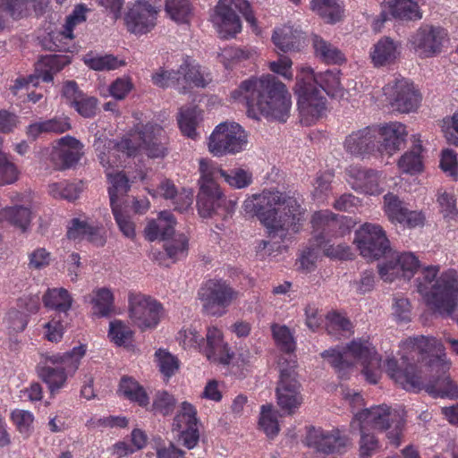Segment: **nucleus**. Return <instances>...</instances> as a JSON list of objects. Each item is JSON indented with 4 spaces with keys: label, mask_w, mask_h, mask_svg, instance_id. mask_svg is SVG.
Wrapping results in <instances>:
<instances>
[{
    "label": "nucleus",
    "mask_w": 458,
    "mask_h": 458,
    "mask_svg": "<svg viewBox=\"0 0 458 458\" xmlns=\"http://www.w3.org/2000/svg\"><path fill=\"white\" fill-rule=\"evenodd\" d=\"M83 60L90 69L95 71H112L125 65L123 60H119L112 55H92L89 54L84 56Z\"/></svg>",
    "instance_id": "nucleus-48"
},
{
    "label": "nucleus",
    "mask_w": 458,
    "mask_h": 458,
    "mask_svg": "<svg viewBox=\"0 0 458 458\" xmlns=\"http://www.w3.org/2000/svg\"><path fill=\"white\" fill-rule=\"evenodd\" d=\"M307 444L324 454L342 453L350 444L349 438L338 429L311 428L307 435Z\"/></svg>",
    "instance_id": "nucleus-21"
},
{
    "label": "nucleus",
    "mask_w": 458,
    "mask_h": 458,
    "mask_svg": "<svg viewBox=\"0 0 458 458\" xmlns=\"http://www.w3.org/2000/svg\"><path fill=\"white\" fill-rule=\"evenodd\" d=\"M204 311L211 316H222L236 298V293L223 281L210 280L199 292Z\"/></svg>",
    "instance_id": "nucleus-14"
},
{
    "label": "nucleus",
    "mask_w": 458,
    "mask_h": 458,
    "mask_svg": "<svg viewBox=\"0 0 458 458\" xmlns=\"http://www.w3.org/2000/svg\"><path fill=\"white\" fill-rule=\"evenodd\" d=\"M44 5L40 0H0V7L7 8L9 17L13 20L26 17L32 11L36 13H41Z\"/></svg>",
    "instance_id": "nucleus-35"
},
{
    "label": "nucleus",
    "mask_w": 458,
    "mask_h": 458,
    "mask_svg": "<svg viewBox=\"0 0 458 458\" xmlns=\"http://www.w3.org/2000/svg\"><path fill=\"white\" fill-rule=\"evenodd\" d=\"M420 148L403 154L398 161L399 169L407 174H414L421 170Z\"/></svg>",
    "instance_id": "nucleus-64"
},
{
    "label": "nucleus",
    "mask_w": 458,
    "mask_h": 458,
    "mask_svg": "<svg viewBox=\"0 0 458 458\" xmlns=\"http://www.w3.org/2000/svg\"><path fill=\"white\" fill-rule=\"evenodd\" d=\"M438 267H428L418 279L417 289L427 305L440 316H450L457 304L456 272L448 270L437 277Z\"/></svg>",
    "instance_id": "nucleus-4"
},
{
    "label": "nucleus",
    "mask_w": 458,
    "mask_h": 458,
    "mask_svg": "<svg viewBox=\"0 0 458 458\" xmlns=\"http://www.w3.org/2000/svg\"><path fill=\"white\" fill-rule=\"evenodd\" d=\"M312 225L315 231L318 232L315 242L316 247H310L303 250L300 258V265L303 270L310 271L318 257V250L329 257L344 259L348 254L346 247L338 244L336 247L330 243V240L326 241L331 232L338 225L336 216L328 210L319 211L313 215Z\"/></svg>",
    "instance_id": "nucleus-6"
},
{
    "label": "nucleus",
    "mask_w": 458,
    "mask_h": 458,
    "mask_svg": "<svg viewBox=\"0 0 458 458\" xmlns=\"http://www.w3.org/2000/svg\"><path fill=\"white\" fill-rule=\"evenodd\" d=\"M67 236L72 240L86 239L96 245L105 243L103 228L87 220L74 218L68 226Z\"/></svg>",
    "instance_id": "nucleus-27"
},
{
    "label": "nucleus",
    "mask_w": 458,
    "mask_h": 458,
    "mask_svg": "<svg viewBox=\"0 0 458 458\" xmlns=\"http://www.w3.org/2000/svg\"><path fill=\"white\" fill-rule=\"evenodd\" d=\"M152 82L160 88H168L175 85L181 80L179 69L174 71L165 67H159L151 75Z\"/></svg>",
    "instance_id": "nucleus-60"
},
{
    "label": "nucleus",
    "mask_w": 458,
    "mask_h": 458,
    "mask_svg": "<svg viewBox=\"0 0 458 458\" xmlns=\"http://www.w3.org/2000/svg\"><path fill=\"white\" fill-rule=\"evenodd\" d=\"M295 367L294 362L279 364L280 376L276 388V403L288 415L295 413L303 403Z\"/></svg>",
    "instance_id": "nucleus-10"
},
{
    "label": "nucleus",
    "mask_w": 458,
    "mask_h": 458,
    "mask_svg": "<svg viewBox=\"0 0 458 458\" xmlns=\"http://www.w3.org/2000/svg\"><path fill=\"white\" fill-rule=\"evenodd\" d=\"M90 302L94 314L99 317L108 316L114 310V295L108 288L93 291Z\"/></svg>",
    "instance_id": "nucleus-44"
},
{
    "label": "nucleus",
    "mask_w": 458,
    "mask_h": 458,
    "mask_svg": "<svg viewBox=\"0 0 458 458\" xmlns=\"http://www.w3.org/2000/svg\"><path fill=\"white\" fill-rule=\"evenodd\" d=\"M208 360L215 363L228 364L231 355L227 344L223 340L221 331L216 327H208L206 335V344L199 349Z\"/></svg>",
    "instance_id": "nucleus-25"
},
{
    "label": "nucleus",
    "mask_w": 458,
    "mask_h": 458,
    "mask_svg": "<svg viewBox=\"0 0 458 458\" xmlns=\"http://www.w3.org/2000/svg\"><path fill=\"white\" fill-rule=\"evenodd\" d=\"M356 425H364L369 429L372 428L379 431H386L390 443L395 445L400 444L403 419L398 411L391 410L385 404L354 412L351 422L352 429L354 430Z\"/></svg>",
    "instance_id": "nucleus-7"
},
{
    "label": "nucleus",
    "mask_w": 458,
    "mask_h": 458,
    "mask_svg": "<svg viewBox=\"0 0 458 458\" xmlns=\"http://www.w3.org/2000/svg\"><path fill=\"white\" fill-rule=\"evenodd\" d=\"M419 267L420 261L413 253L396 252L378 266V272L381 278L386 282H393L401 277L410 280Z\"/></svg>",
    "instance_id": "nucleus-17"
},
{
    "label": "nucleus",
    "mask_w": 458,
    "mask_h": 458,
    "mask_svg": "<svg viewBox=\"0 0 458 458\" xmlns=\"http://www.w3.org/2000/svg\"><path fill=\"white\" fill-rule=\"evenodd\" d=\"M387 374L404 389L408 391H418L421 389L422 382L420 377L411 371L399 369L397 362L394 359L386 361Z\"/></svg>",
    "instance_id": "nucleus-34"
},
{
    "label": "nucleus",
    "mask_w": 458,
    "mask_h": 458,
    "mask_svg": "<svg viewBox=\"0 0 458 458\" xmlns=\"http://www.w3.org/2000/svg\"><path fill=\"white\" fill-rule=\"evenodd\" d=\"M116 225L121 233L127 238L133 239L135 236V224L131 218L121 209V205L111 207Z\"/></svg>",
    "instance_id": "nucleus-62"
},
{
    "label": "nucleus",
    "mask_w": 458,
    "mask_h": 458,
    "mask_svg": "<svg viewBox=\"0 0 458 458\" xmlns=\"http://www.w3.org/2000/svg\"><path fill=\"white\" fill-rule=\"evenodd\" d=\"M360 255L368 259H377L389 249L386 231L380 225L365 223L355 232L353 241Z\"/></svg>",
    "instance_id": "nucleus-12"
},
{
    "label": "nucleus",
    "mask_w": 458,
    "mask_h": 458,
    "mask_svg": "<svg viewBox=\"0 0 458 458\" xmlns=\"http://www.w3.org/2000/svg\"><path fill=\"white\" fill-rule=\"evenodd\" d=\"M315 55L328 64H343L346 62L345 55L341 49L320 36L312 38Z\"/></svg>",
    "instance_id": "nucleus-31"
},
{
    "label": "nucleus",
    "mask_w": 458,
    "mask_h": 458,
    "mask_svg": "<svg viewBox=\"0 0 458 458\" xmlns=\"http://www.w3.org/2000/svg\"><path fill=\"white\" fill-rule=\"evenodd\" d=\"M199 119V112L196 107L182 108L178 116V124L182 132L189 138L195 139Z\"/></svg>",
    "instance_id": "nucleus-49"
},
{
    "label": "nucleus",
    "mask_w": 458,
    "mask_h": 458,
    "mask_svg": "<svg viewBox=\"0 0 458 458\" xmlns=\"http://www.w3.org/2000/svg\"><path fill=\"white\" fill-rule=\"evenodd\" d=\"M199 171L200 174L199 180V189L219 188L216 183V179L218 176L222 177V173H225V170L219 167L212 160L206 158L199 159Z\"/></svg>",
    "instance_id": "nucleus-41"
},
{
    "label": "nucleus",
    "mask_w": 458,
    "mask_h": 458,
    "mask_svg": "<svg viewBox=\"0 0 458 458\" xmlns=\"http://www.w3.org/2000/svg\"><path fill=\"white\" fill-rule=\"evenodd\" d=\"M38 373L53 394L65 386L68 377L64 369H61L58 366H53L50 362H47L46 359H43L38 365Z\"/></svg>",
    "instance_id": "nucleus-33"
},
{
    "label": "nucleus",
    "mask_w": 458,
    "mask_h": 458,
    "mask_svg": "<svg viewBox=\"0 0 458 458\" xmlns=\"http://www.w3.org/2000/svg\"><path fill=\"white\" fill-rule=\"evenodd\" d=\"M437 202L440 213L446 221L450 222L457 219L456 197L453 192L439 189L437 193Z\"/></svg>",
    "instance_id": "nucleus-47"
},
{
    "label": "nucleus",
    "mask_w": 458,
    "mask_h": 458,
    "mask_svg": "<svg viewBox=\"0 0 458 458\" xmlns=\"http://www.w3.org/2000/svg\"><path fill=\"white\" fill-rule=\"evenodd\" d=\"M354 429H359L360 434L359 440L360 458H370L379 451V440L374 433H371L364 425H356Z\"/></svg>",
    "instance_id": "nucleus-46"
},
{
    "label": "nucleus",
    "mask_w": 458,
    "mask_h": 458,
    "mask_svg": "<svg viewBox=\"0 0 458 458\" xmlns=\"http://www.w3.org/2000/svg\"><path fill=\"white\" fill-rule=\"evenodd\" d=\"M88 12L89 9L84 4H78L74 7L72 13L67 16L63 30L59 33L62 39H73L74 28L86 21Z\"/></svg>",
    "instance_id": "nucleus-52"
},
{
    "label": "nucleus",
    "mask_w": 458,
    "mask_h": 458,
    "mask_svg": "<svg viewBox=\"0 0 458 458\" xmlns=\"http://www.w3.org/2000/svg\"><path fill=\"white\" fill-rule=\"evenodd\" d=\"M156 362L160 372L165 377H172L179 369V360L165 350L159 349L155 353Z\"/></svg>",
    "instance_id": "nucleus-56"
},
{
    "label": "nucleus",
    "mask_w": 458,
    "mask_h": 458,
    "mask_svg": "<svg viewBox=\"0 0 458 458\" xmlns=\"http://www.w3.org/2000/svg\"><path fill=\"white\" fill-rule=\"evenodd\" d=\"M321 355L336 369L341 377L346 376V371L354 362L361 364L362 372L369 383L376 384L380 377L381 359L374 346L367 340L352 341L343 352L330 349Z\"/></svg>",
    "instance_id": "nucleus-5"
},
{
    "label": "nucleus",
    "mask_w": 458,
    "mask_h": 458,
    "mask_svg": "<svg viewBox=\"0 0 458 458\" xmlns=\"http://www.w3.org/2000/svg\"><path fill=\"white\" fill-rule=\"evenodd\" d=\"M86 353L85 345H79L74 347L71 352H57V353H47L43 355V359H46L47 362H50L53 366H58L61 369H64L67 376H72L79 368L81 360Z\"/></svg>",
    "instance_id": "nucleus-28"
},
{
    "label": "nucleus",
    "mask_w": 458,
    "mask_h": 458,
    "mask_svg": "<svg viewBox=\"0 0 458 458\" xmlns=\"http://www.w3.org/2000/svg\"><path fill=\"white\" fill-rule=\"evenodd\" d=\"M132 335V330L122 320H114L110 322L108 336L115 344H125L131 339Z\"/></svg>",
    "instance_id": "nucleus-61"
},
{
    "label": "nucleus",
    "mask_w": 458,
    "mask_h": 458,
    "mask_svg": "<svg viewBox=\"0 0 458 458\" xmlns=\"http://www.w3.org/2000/svg\"><path fill=\"white\" fill-rule=\"evenodd\" d=\"M31 221V211L24 206L6 207L0 210V224L7 223L26 231Z\"/></svg>",
    "instance_id": "nucleus-37"
},
{
    "label": "nucleus",
    "mask_w": 458,
    "mask_h": 458,
    "mask_svg": "<svg viewBox=\"0 0 458 458\" xmlns=\"http://www.w3.org/2000/svg\"><path fill=\"white\" fill-rule=\"evenodd\" d=\"M297 77L305 78V81L310 86L315 82L329 96L338 98L344 96V89L340 81V72L338 71L327 70L324 72L315 74L312 68L302 66L300 68Z\"/></svg>",
    "instance_id": "nucleus-24"
},
{
    "label": "nucleus",
    "mask_w": 458,
    "mask_h": 458,
    "mask_svg": "<svg viewBox=\"0 0 458 458\" xmlns=\"http://www.w3.org/2000/svg\"><path fill=\"white\" fill-rule=\"evenodd\" d=\"M233 7L242 14L246 21L256 27V19L247 0H219L215 7L212 21L223 38L234 37L242 30V23Z\"/></svg>",
    "instance_id": "nucleus-8"
},
{
    "label": "nucleus",
    "mask_w": 458,
    "mask_h": 458,
    "mask_svg": "<svg viewBox=\"0 0 458 458\" xmlns=\"http://www.w3.org/2000/svg\"><path fill=\"white\" fill-rule=\"evenodd\" d=\"M232 98L245 104L249 116L255 119H259V112L267 119L285 122L292 106L286 86L272 75L243 81Z\"/></svg>",
    "instance_id": "nucleus-2"
},
{
    "label": "nucleus",
    "mask_w": 458,
    "mask_h": 458,
    "mask_svg": "<svg viewBox=\"0 0 458 458\" xmlns=\"http://www.w3.org/2000/svg\"><path fill=\"white\" fill-rule=\"evenodd\" d=\"M382 180L377 172L369 170H359L356 173L353 188L367 194H379L382 191Z\"/></svg>",
    "instance_id": "nucleus-43"
},
{
    "label": "nucleus",
    "mask_w": 458,
    "mask_h": 458,
    "mask_svg": "<svg viewBox=\"0 0 458 458\" xmlns=\"http://www.w3.org/2000/svg\"><path fill=\"white\" fill-rule=\"evenodd\" d=\"M106 174L110 184L108 187L110 205L111 207L120 205L119 199L130 190L129 179L123 172L119 171L112 170L106 172Z\"/></svg>",
    "instance_id": "nucleus-40"
},
{
    "label": "nucleus",
    "mask_w": 458,
    "mask_h": 458,
    "mask_svg": "<svg viewBox=\"0 0 458 458\" xmlns=\"http://www.w3.org/2000/svg\"><path fill=\"white\" fill-rule=\"evenodd\" d=\"M48 192L55 199L72 201L79 198L81 189L78 184L60 182L51 183L48 187Z\"/></svg>",
    "instance_id": "nucleus-53"
},
{
    "label": "nucleus",
    "mask_w": 458,
    "mask_h": 458,
    "mask_svg": "<svg viewBox=\"0 0 458 458\" xmlns=\"http://www.w3.org/2000/svg\"><path fill=\"white\" fill-rule=\"evenodd\" d=\"M162 306L155 299L141 293L129 295V316L140 330L155 328L160 322Z\"/></svg>",
    "instance_id": "nucleus-13"
},
{
    "label": "nucleus",
    "mask_w": 458,
    "mask_h": 458,
    "mask_svg": "<svg viewBox=\"0 0 458 458\" xmlns=\"http://www.w3.org/2000/svg\"><path fill=\"white\" fill-rule=\"evenodd\" d=\"M198 426L197 411L192 404L183 402L173 423V428Z\"/></svg>",
    "instance_id": "nucleus-55"
},
{
    "label": "nucleus",
    "mask_w": 458,
    "mask_h": 458,
    "mask_svg": "<svg viewBox=\"0 0 458 458\" xmlns=\"http://www.w3.org/2000/svg\"><path fill=\"white\" fill-rule=\"evenodd\" d=\"M375 135L370 127L353 132L346 138L344 142L345 148L354 155L375 151Z\"/></svg>",
    "instance_id": "nucleus-30"
},
{
    "label": "nucleus",
    "mask_w": 458,
    "mask_h": 458,
    "mask_svg": "<svg viewBox=\"0 0 458 458\" xmlns=\"http://www.w3.org/2000/svg\"><path fill=\"white\" fill-rule=\"evenodd\" d=\"M386 8L397 20L417 21L422 18V13L414 0H386Z\"/></svg>",
    "instance_id": "nucleus-32"
},
{
    "label": "nucleus",
    "mask_w": 458,
    "mask_h": 458,
    "mask_svg": "<svg viewBox=\"0 0 458 458\" xmlns=\"http://www.w3.org/2000/svg\"><path fill=\"white\" fill-rule=\"evenodd\" d=\"M224 180L235 189H243L252 182V174L242 168H234L229 172L222 173Z\"/></svg>",
    "instance_id": "nucleus-59"
},
{
    "label": "nucleus",
    "mask_w": 458,
    "mask_h": 458,
    "mask_svg": "<svg viewBox=\"0 0 458 458\" xmlns=\"http://www.w3.org/2000/svg\"><path fill=\"white\" fill-rule=\"evenodd\" d=\"M301 31L293 26H284L275 30L272 40L276 47L283 52H288L300 44Z\"/></svg>",
    "instance_id": "nucleus-39"
},
{
    "label": "nucleus",
    "mask_w": 458,
    "mask_h": 458,
    "mask_svg": "<svg viewBox=\"0 0 458 458\" xmlns=\"http://www.w3.org/2000/svg\"><path fill=\"white\" fill-rule=\"evenodd\" d=\"M243 209L258 216L272 238L284 239L290 231L296 232L301 219L299 201L277 191H263L245 199Z\"/></svg>",
    "instance_id": "nucleus-3"
},
{
    "label": "nucleus",
    "mask_w": 458,
    "mask_h": 458,
    "mask_svg": "<svg viewBox=\"0 0 458 458\" xmlns=\"http://www.w3.org/2000/svg\"><path fill=\"white\" fill-rule=\"evenodd\" d=\"M176 220L170 211H161L157 218L149 219L144 229L146 239L150 242L165 240L174 233Z\"/></svg>",
    "instance_id": "nucleus-26"
},
{
    "label": "nucleus",
    "mask_w": 458,
    "mask_h": 458,
    "mask_svg": "<svg viewBox=\"0 0 458 458\" xmlns=\"http://www.w3.org/2000/svg\"><path fill=\"white\" fill-rule=\"evenodd\" d=\"M234 207L235 202L227 200L220 188L199 189V191L197 208L202 217L219 216L225 219L233 214Z\"/></svg>",
    "instance_id": "nucleus-18"
},
{
    "label": "nucleus",
    "mask_w": 458,
    "mask_h": 458,
    "mask_svg": "<svg viewBox=\"0 0 458 458\" xmlns=\"http://www.w3.org/2000/svg\"><path fill=\"white\" fill-rule=\"evenodd\" d=\"M310 10L327 23H335L343 16V6L339 0H311Z\"/></svg>",
    "instance_id": "nucleus-38"
},
{
    "label": "nucleus",
    "mask_w": 458,
    "mask_h": 458,
    "mask_svg": "<svg viewBox=\"0 0 458 458\" xmlns=\"http://www.w3.org/2000/svg\"><path fill=\"white\" fill-rule=\"evenodd\" d=\"M398 55V46L390 38L379 39L371 48L370 57L375 66L394 62Z\"/></svg>",
    "instance_id": "nucleus-36"
},
{
    "label": "nucleus",
    "mask_w": 458,
    "mask_h": 458,
    "mask_svg": "<svg viewBox=\"0 0 458 458\" xmlns=\"http://www.w3.org/2000/svg\"><path fill=\"white\" fill-rule=\"evenodd\" d=\"M177 341L183 349L199 350L204 343L203 337L192 326L182 328L177 335Z\"/></svg>",
    "instance_id": "nucleus-57"
},
{
    "label": "nucleus",
    "mask_w": 458,
    "mask_h": 458,
    "mask_svg": "<svg viewBox=\"0 0 458 458\" xmlns=\"http://www.w3.org/2000/svg\"><path fill=\"white\" fill-rule=\"evenodd\" d=\"M372 130L376 134V150L389 156L400 149L407 135L405 126L399 122L386 123Z\"/></svg>",
    "instance_id": "nucleus-22"
},
{
    "label": "nucleus",
    "mask_w": 458,
    "mask_h": 458,
    "mask_svg": "<svg viewBox=\"0 0 458 458\" xmlns=\"http://www.w3.org/2000/svg\"><path fill=\"white\" fill-rule=\"evenodd\" d=\"M191 10L189 0H169L165 4L166 13L176 22H187Z\"/></svg>",
    "instance_id": "nucleus-58"
},
{
    "label": "nucleus",
    "mask_w": 458,
    "mask_h": 458,
    "mask_svg": "<svg viewBox=\"0 0 458 458\" xmlns=\"http://www.w3.org/2000/svg\"><path fill=\"white\" fill-rule=\"evenodd\" d=\"M83 144L72 136L59 139L53 147L51 160L57 169L74 165L83 155Z\"/></svg>",
    "instance_id": "nucleus-23"
},
{
    "label": "nucleus",
    "mask_w": 458,
    "mask_h": 458,
    "mask_svg": "<svg viewBox=\"0 0 458 458\" xmlns=\"http://www.w3.org/2000/svg\"><path fill=\"white\" fill-rule=\"evenodd\" d=\"M294 91L298 96V107L301 122L310 125L326 112L327 99L321 90L310 86L303 77H296Z\"/></svg>",
    "instance_id": "nucleus-11"
},
{
    "label": "nucleus",
    "mask_w": 458,
    "mask_h": 458,
    "mask_svg": "<svg viewBox=\"0 0 458 458\" xmlns=\"http://www.w3.org/2000/svg\"><path fill=\"white\" fill-rule=\"evenodd\" d=\"M157 15V11L148 0H135L125 15L128 30L134 34L148 32L156 25Z\"/></svg>",
    "instance_id": "nucleus-20"
},
{
    "label": "nucleus",
    "mask_w": 458,
    "mask_h": 458,
    "mask_svg": "<svg viewBox=\"0 0 458 458\" xmlns=\"http://www.w3.org/2000/svg\"><path fill=\"white\" fill-rule=\"evenodd\" d=\"M384 92L391 106L400 113L415 111L420 102L418 90L404 78H395L389 81Z\"/></svg>",
    "instance_id": "nucleus-16"
},
{
    "label": "nucleus",
    "mask_w": 458,
    "mask_h": 458,
    "mask_svg": "<svg viewBox=\"0 0 458 458\" xmlns=\"http://www.w3.org/2000/svg\"><path fill=\"white\" fill-rule=\"evenodd\" d=\"M46 307L66 313L72 307V298L64 288L48 289L43 296Z\"/></svg>",
    "instance_id": "nucleus-42"
},
{
    "label": "nucleus",
    "mask_w": 458,
    "mask_h": 458,
    "mask_svg": "<svg viewBox=\"0 0 458 458\" xmlns=\"http://www.w3.org/2000/svg\"><path fill=\"white\" fill-rule=\"evenodd\" d=\"M248 145V135L237 123L224 122L216 125L208 141V151L215 157L235 155Z\"/></svg>",
    "instance_id": "nucleus-9"
},
{
    "label": "nucleus",
    "mask_w": 458,
    "mask_h": 458,
    "mask_svg": "<svg viewBox=\"0 0 458 458\" xmlns=\"http://www.w3.org/2000/svg\"><path fill=\"white\" fill-rule=\"evenodd\" d=\"M447 32L441 27L425 25L411 36L410 42L415 54L420 58L438 55L447 42Z\"/></svg>",
    "instance_id": "nucleus-15"
},
{
    "label": "nucleus",
    "mask_w": 458,
    "mask_h": 458,
    "mask_svg": "<svg viewBox=\"0 0 458 458\" xmlns=\"http://www.w3.org/2000/svg\"><path fill=\"white\" fill-rule=\"evenodd\" d=\"M408 208L397 196L388 193L384 197V210L388 219L394 224L403 222Z\"/></svg>",
    "instance_id": "nucleus-50"
},
{
    "label": "nucleus",
    "mask_w": 458,
    "mask_h": 458,
    "mask_svg": "<svg viewBox=\"0 0 458 458\" xmlns=\"http://www.w3.org/2000/svg\"><path fill=\"white\" fill-rule=\"evenodd\" d=\"M164 140L162 127L148 122L137 124L134 131L120 141L98 137L93 146L100 164L107 172L122 166L127 157L135 156L140 149L150 157H163L165 153Z\"/></svg>",
    "instance_id": "nucleus-1"
},
{
    "label": "nucleus",
    "mask_w": 458,
    "mask_h": 458,
    "mask_svg": "<svg viewBox=\"0 0 458 458\" xmlns=\"http://www.w3.org/2000/svg\"><path fill=\"white\" fill-rule=\"evenodd\" d=\"M181 72V79L196 87H205L208 81L200 66L193 60L187 57L179 67Z\"/></svg>",
    "instance_id": "nucleus-45"
},
{
    "label": "nucleus",
    "mask_w": 458,
    "mask_h": 458,
    "mask_svg": "<svg viewBox=\"0 0 458 458\" xmlns=\"http://www.w3.org/2000/svg\"><path fill=\"white\" fill-rule=\"evenodd\" d=\"M133 89V83L129 77H120L114 81L108 87V94H102L103 97H113L116 100L124 99Z\"/></svg>",
    "instance_id": "nucleus-63"
},
{
    "label": "nucleus",
    "mask_w": 458,
    "mask_h": 458,
    "mask_svg": "<svg viewBox=\"0 0 458 458\" xmlns=\"http://www.w3.org/2000/svg\"><path fill=\"white\" fill-rule=\"evenodd\" d=\"M70 63L71 59L66 55H48L43 56L36 64L35 77L37 80L41 78L45 82L52 81L54 74L60 72Z\"/></svg>",
    "instance_id": "nucleus-29"
},
{
    "label": "nucleus",
    "mask_w": 458,
    "mask_h": 458,
    "mask_svg": "<svg viewBox=\"0 0 458 458\" xmlns=\"http://www.w3.org/2000/svg\"><path fill=\"white\" fill-rule=\"evenodd\" d=\"M278 412L275 411L272 405H263L261 407L259 425L268 437H275L279 432Z\"/></svg>",
    "instance_id": "nucleus-54"
},
{
    "label": "nucleus",
    "mask_w": 458,
    "mask_h": 458,
    "mask_svg": "<svg viewBox=\"0 0 458 458\" xmlns=\"http://www.w3.org/2000/svg\"><path fill=\"white\" fill-rule=\"evenodd\" d=\"M403 344L412 352L429 354L431 358L428 363L432 370L445 374L449 369L451 362L446 357L444 345L437 338L419 335L409 338Z\"/></svg>",
    "instance_id": "nucleus-19"
},
{
    "label": "nucleus",
    "mask_w": 458,
    "mask_h": 458,
    "mask_svg": "<svg viewBox=\"0 0 458 458\" xmlns=\"http://www.w3.org/2000/svg\"><path fill=\"white\" fill-rule=\"evenodd\" d=\"M120 393L131 401L138 403L140 406L148 403V397L138 382L131 378H123L119 387Z\"/></svg>",
    "instance_id": "nucleus-51"
}]
</instances>
